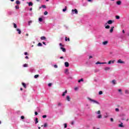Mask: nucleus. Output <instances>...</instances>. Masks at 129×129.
Returning <instances> with one entry per match:
<instances>
[{"mask_svg":"<svg viewBox=\"0 0 129 129\" xmlns=\"http://www.w3.org/2000/svg\"><path fill=\"white\" fill-rule=\"evenodd\" d=\"M59 58L60 59H63L64 57L63 56H60Z\"/></svg>","mask_w":129,"mask_h":129,"instance_id":"nucleus-60","label":"nucleus"},{"mask_svg":"<svg viewBox=\"0 0 129 129\" xmlns=\"http://www.w3.org/2000/svg\"><path fill=\"white\" fill-rule=\"evenodd\" d=\"M110 120H111V121L112 122L113 121V118H110Z\"/></svg>","mask_w":129,"mask_h":129,"instance_id":"nucleus-51","label":"nucleus"},{"mask_svg":"<svg viewBox=\"0 0 129 129\" xmlns=\"http://www.w3.org/2000/svg\"><path fill=\"white\" fill-rule=\"evenodd\" d=\"M75 14L76 15H77L78 14V11H77V9H73L72 10V15H74Z\"/></svg>","mask_w":129,"mask_h":129,"instance_id":"nucleus-2","label":"nucleus"},{"mask_svg":"<svg viewBox=\"0 0 129 129\" xmlns=\"http://www.w3.org/2000/svg\"><path fill=\"white\" fill-rule=\"evenodd\" d=\"M54 68H58V66H57L56 64H54Z\"/></svg>","mask_w":129,"mask_h":129,"instance_id":"nucleus-48","label":"nucleus"},{"mask_svg":"<svg viewBox=\"0 0 129 129\" xmlns=\"http://www.w3.org/2000/svg\"><path fill=\"white\" fill-rule=\"evenodd\" d=\"M42 8L43 9H46V5H42L41 7H39V9H42Z\"/></svg>","mask_w":129,"mask_h":129,"instance_id":"nucleus-17","label":"nucleus"},{"mask_svg":"<svg viewBox=\"0 0 129 129\" xmlns=\"http://www.w3.org/2000/svg\"><path fill=\"white\" fill-rule=\"evenodd\" d=\"M117 63H119L120 64H124L125 62L121 60V59H118L117 60Z\"/></svg>","mask_w":129,"mask_h":129,"instance_id":"nucleus-3","label":"nucleus"},{"mask_svg":"<svg viewBox=\"0 0 129 129\" xmlns=\"http://www.w3.org/2000/svg\"><path fill=\"white\" fill-rule=\"evenodd\" d=\"M67 11V7H65L64 9H62V12H66Z\"/></svg>","mask_w":129,"mask_h":129,"instance_id":"nucleus-31","label":"nucleus"},{"mask_svg":"<svg viewBox=\"0 0 129 129\" xmlns=\"http://www.w3.org/2000/svg\"><path fill=\"white\" fill-rule=\"evenodd\" d=\"M87 1H88V2H89V3L92 2V0H87Z\"/></svg>","mask_w":129,"mask_h":129,"instance_id":"nucleus-59","label":"nucleus"},{"mask_svg":"<svg viewBox=\"0 0 129 129\" xmlns=\"http://www.w3.org/2000/svg\"><path fill=\"white\" fill-rule=\"evenodd\" d=\"M97 114H100V111L99 110L96 112Z\"/></svg>","mask_w":129,"mask_h":129,"instance_id":"nucleus-45","label":"nucleus"},{"mask_svg":"<svg viewBox=\"0 0 129 129\" xmlns=\"http://www.w3.org/2000/svg\"><path fill=\"white\" fill-rule=\"evenodd\" d=\"M89 100H90V101H91L92 102H93V103H96L97 104H99V103L96 101L95 100H93L90 98H88Z\"/></svg>","mask_w":129,"mask_h":129,"instance_id":"nucleus-1","label":"nucleus"},{"mask_svg":"<svg viewBox=\"0 0 129 129\" xmlns=\"http://www.w3.org/2000/svg\"><path fill=\"white\" fill-rule=\"evenodd\" d=\"M67 72H68V69H66V70H65V73H66Z\"/></svg>","mask_w":129,"mask_h":129,"instance_id":"nucleus-55","label":"nucleus"},{"mask_svg":"<svg viewBox=\"0 0 129 129\" xmlns=\"http://www.w3.org/2000/svg\"><path fill=\"white\" fill-rule=\"evenodd\" d=\"M13 25H14V27L15 29H16V28H17V24H16V23H13Z\"/></svg>","mask_w":129,"mask_h":129,"instance_id":"nucleus-32","label":"nucleus"},{"mask_svg":"<svg viewBox=\"0 0 129 129\" xmlns=\"http://www.w3.org/2000/svg\"><path fill=\"white\" fill-rule=\"evenodd\" d=\"M108 43V41H105L102 43V44H103V45H104V46H105V45H107Z\"/></svg>","mask_w":129,"mask_h":129,"instance_id":"nucleus-11","label":"nucleus"},{"mask_svg":"<svg viewBox=\"0 0 129 129\" xmlns=\"http://www.w3.org/2000/svg\"><path fill=\"white\" fill-rule=\"evenodd\" d=\"M64 66H65V67H69V62H64Z\"/></svg>","mask_w":129,"mask_h":129,"instance_id":"nucleus-4","label":"nucleus"},{"mask_svg":"<svg viewBox=\"0 0 129 129\" xmlns=\"http://www.w3.org/2000/svg\"><path fill=\"white\" fill-rule=\"evenodd\" d=\"M67 100L70 101V96H67Z\"/></svg>","mask_w":129,"mask_h":129,"instance_id":"nucleus-18","label":"nucleus"},{"mask_svg":"<svg viewBox=\"0 0 129 129\" xmlns=\"http://www.w3.org/2000/svg\"><path fill=\"white\" fill-rule=\"evenodd\" d=\"M115 18L117 20H119V19H120L119 16H116Z\"/></svg>","mask_w":129,"mask_h":129,"instance_id":"nucleus-30","label":"nucleus"},{"mask_svg":"<svg viewBox=\"0 0 129 129\" xmlns=\"http://www.w3.org/2000/svg\"><path fill=\"white\" fill-rule=\"evenodd\" d=\"M24 54H25V55H28V52H25L24 53Z\"/></svg>","mask_w":129,"mask_h":129,"instance_id":"nucleus-57","label":"nucleus"},{"mask_svg":"<svg viewBox=\"0 0 129 129\" xmlns=\"http://www.w3.org/2000/svg\"><path fill=\"white\" fill-rule=\"evenodd\" d=\"M29 11H33V8H30Z\"/></svg>","mask_w":129,"mask_h":129,"instance_id":"nucleus-54","label":"nucleus"},{"mask_svg":"<svg viewBox=\"0 0 129 129\" xmlns=\"http://www.w3.org/2000/svg\"><path fill=\"white\" fill-rule=\"evenodd\" d=\"M119 126L120 127H123V125L122 123H121L120 124H119Z\"/></svg>","mask_w":129,"mask_h":129,"instance_id":"nucleus-25","label":"nucleus"},{"mask_svg":"<svg viewBox=\"0 0 129 129\" xmlns=\"http://www.w3.org/2000/svg\"><path fill=\"white\" fill-rule=\"evenodd\" d=\"M16 4H17V5H20V4H21V2H20L19 0H17L16 2Z\"/></svg>","mask_w":129,"mask_h":129,"instance_id":"nucleus-24","label":"nucleus"},{"mask_svg":"<svg viewBox=\"0 0 129 129\" xmlns=\"http://www.w3.org/2000/svg\"><path fill=\"white\" fill-rule=\"evenodd\" d=\"M21 119H25V116L22 115L21 116Z\"/></svg>","mask_w":129,"mask_h":129,"instance_id":"nucleus-42","label":"nucleus"},{"mask_svg":"<svg viewBox=\"0 0 129 129\" xmlns=\"http://www.w3.org/2000/svg\"><path fill=\"white\" fill-rule=\"evenodd\" d=\"M113 29H114V27H111V29L110 30V33H112L113 32Z\"/></svg>","mask_w":129,"mask_h":129,"instance_id":"nucleus-14","label":"nucleus"},{"mask_svg":"<svg viewBox=\"0 0 129 129\" xmlns=\"http://www.w3.org/2000/svg\"><path fill=\"white\" fill-rule=\"evenodd\" d=\"M110 26L109 25H107L105 26V29H109Z\"/></svg>","mask_w":129,"mask_h":129,"instance_id":"nucleus-34","label":"nucleus"},{"mask_svg":"<svg viewBox=\"0 0 129 129\" xmlns=\"http://www.w3.org/2000/svg\"><path fill=\"white\" fill-rule=\"evenodd\" d=\"M112 23H113V21L112 20H109L107 21V24H108L109 25H111Z\"/></svg>","mask_w":129,"mask_h":129,"instance_id":"nucleus-5","label":"nucleus"},{"mask_svg":"<svg viewBox=\"0 0 129 129\" xmlns=\"http://www.w3.org/2000/svg\"><path fill=\"white\" fill-rule=\"evenodd\" d=\"M125 94H129L128 90H125Z\"/></svg>","mask_w":129,"mask_h":129,"instance_id":"nucleus-23","label":"nucleus"},{"mask_svg":"<svg viewBox=\"0 0 129 129\" xmlns=\"http://www.w3.org/2000/svg\"><path fill=\"white\" fill-rule=\"evenodd\" d=\"M34 120L35 121V124H37V123L39 122V120H38V118H36Z\"/></svg>","mask_w":129,"mask_h":129,"instance_id":"nucleus-16","label":"nucleus"},{"mask_svg":"<svg viewBox=\"0 0 129 129\" xmlns=\"http://www.w3.org/2000/svg\"><path fill=\"white\" fill-rule=\"evenodd\" d=\"M44 15L45 16H47V15H48V12L45 11L44 13Z\"/></svg>","mask_w":129,"mask_h":129,"instance_id":"nucleus-36","label":"nucleus"},{"mask_svg":"<svg viewBox=\"0 0 129 129\" xmlns=\"http://www.w3.org/2000/svg\"><path fill=\"white\" fill-rule=\"evenodd\" d=\"M63 125L64 126V128H66V127H67V123H64Z\"/></svg>","mask_w":129,"mask_h":129,"instance_id":"nucleus-41","label":"nucleus"},{"mask_svg":"<svg viewBox=\"0 0 129 129\" xmlns=\"http://www.w3.org/2000/svg\"><path fill=\"white\" fill-rule=\"evenodd\" d=\"M60 49L62 50V52H66V49L63 47H60Z\"/></svg>","mask_w":129,"mask_h":129,"instance_id":"nucleus-7","label":"nucleus"},{"mask_svg":"<svg viewBox=\"0 0 129 129\" xmlns=\"http://www.w3.org/2000/svg\"><path fill=\"white\" fill-rule=\"evenodd\" d=\"M40 39H41V40H46V37H45V36H41V37H40Z\"/></svg>","mask_w":129,"mask_h":129,"instance_id":"nucleus-19","label":"nucleus"},{"mask_svg":"<svg viewBox=\"0 0 129 129\" xmlns=\"http://www.w3.org/2000/svg\"><path fill=\"white\" fill-rule=\"evenodd\" d=\"M62 105V103H61L60 102H57V106H61Z\"/></svg>","mask_w":129,"mask_h":129,"instance_id":"nucleus-22","label":"nucleus"},{"mask_svg":"<svg viewBox=\"0 0 129 129\" xmlns=\"http://www.w3.org/2000/svg\"><path fill=\"white\" fill-rule=\"evenodd\" d=\"M97 118H102V116H101V115L99 114V115H98Z\"/></svg>","mask_w":129,"mask_h":129,"instance_id":"nucleus-28","label":"nucleus"},{"mask_svg":"<svg viewBox=\"0 0 129 129\" xmlns=\"http://www.w3.org/2000/svg\"><path fill=\"white\" fill-rule=\"evenodd\" d=\"M27 4H28L29 7H33V4L32 3V2H27Z\"/></svg>","mask_w":129,"mask_h":129,"instance_id":"nucleus-6","label":"nucleus"},{"mask_svg":"<svg viewBox=\"0 0 129 129\" xmlns=\"http://www.w3.org/2000/svg\"><path fill=\"white\" fill-rule=\"evenodd\" d=\"M105 118H107V116H104Z\"/></svg>","mask_w":129,"mask_h":129,"instance_id":"nucleus-64","label":"nucleus"},{"mask_svg":"<svg viewBox=\"0 0 129 129\" xmlns=\"http://www.w3.org/2000/svg\"><path fill=\"white\" fill-rule=\"evenodd\" d=\"M48 85L49 87H51L52 86V83H49Z\"/></svg>","mask_w":129,"mask_h":129,"instance_id":"nucleus-47","label":"nucleus"},{"mask_svg":"<svg viewBox=\"0 0 129 129\" xmlns=\"http://www.w3.org/2000/svg\"><path fill=\"white\" fill-rule=\"evenodd\" d=\"M118 91L119 92H120V94H122V92H121V89H118Z\"/></svg>","mask_w":129,"mask_h":129,"instance_id":"nucleus-40","label":"nucleus"},{"mask_svg":"<svg viewBox=\"0 0 129 129\" xmlns=\"http://www.w3.org/2000/svg\"><path fill=\"white\" fill-rule=\"evenodd\" d=\"M38 77H39V75H36L34 76V78H38Z\"/></svg>","mask_w":129,"mask_h":129,"instance_id":"nucleus-39","label":"nucleus"},{"mask_svg":"<svg viewBox=\"0 0 129 129\" xmlns=\"http://www.w3.org/2000/svg\"><path fill=\"white\" fill-rule=\"evenodd\" d=\"M59 46L61 47H63V45H62V43H59Z\"/></svg>","mask_w":129,"mask_h":129,"instance_id":"nucleus-52","label":"nucleus"},{"mask_svg":"<svg viewBox=\"0 0 129 129\" xmlns=\"http://www.w3.org/2000/svg\"><path fill=\"white\" fill-rule=\"evenodd\" d=\"M22 85L25 88H27V86L25 83H22Z\"/></svg>","mask_w":129,"mask_h":129,"instance_id":"nucleus-21","label":"nucleus"},{"mask_svg":"<svg viewBox=\"0 0 129 129\" xmlns=\"http://www.w3.org/2000/svg\"><path fill=\"white\" fill-rule=\"evenodd\" d=\"M16 30H17V31L18 32V34H21V33H22V31L20 30V29L19 28H17Z\"/></svg>","mask_w":129,"mask_h":129,"instance_id":"nucleus-13","label":"nucleus"},{"mask_svg":"<svg viewBox=\"0 0 129 129\" xmlns=\"http://www.w3.org/2000/svg\"><path fill=\"white\" fill-rule=\"evenodd\" d=\"M83 81H84L83 79H80V80H79L78 81V83H80V82H83Z\"/></svg>","mask_w":129,"mask_h":129,"instance_id":"nucleus-29","label":"nucleus"},{"mask_svg":"<svg viewBox=\"0 0 129 129\" xmlns=\"http://www.w3.org/2000/svg\"><path fill=\"white\" fill-rule=\"evenodd\" d=\"M25 59H29V57H28V56H26L25 57Z\"/></svg>","mask_w":129,"mask_h":129,"instance_id":"nucleus-56","label":"nucleus"},{"mask_svg":"<svg viewBox=\"0 0 129 129\" xmlns=\"http://www.w3.org/2000/svg\"><path fill=\"white\" fill-rule=\"evenodd\" d=\"M115 111H117V112H118V111H119V109H118V108H116L115 109Z\"/></svg>","mask_w":129,"mask_h":129,"instance_id":"nucleus-37","label":"nucleus"},{"mask_svg":"<svg viewBox=\"0 0 129 129\" xmlns=\"http://www.w3.org/2000/svg\"><path fill=\"white\" fill-rule=\"evenodd\" d=\"M42 44H43V45H45L46 46V42H42Z\"/></svg>","mask_w":129,"mask_h":129,"instance_id":"nucleus-53","label":"nucleus"},{"mask_svg":"<svg viewBox=\"0 0 129 129\" xmlns=\"http://www.w3.org/2000/svg\"><path fill=\"white\" fill-rule=\"evenodd\" d=\"M122 32V33H123V34H124V33H125L124 30H123Z\"/></svg>","mask_w":129,"mask_h":129,"instance_id":"nucleus-63","label":"nucleus"},{"mask_svg":"<svg viewBox=\"0 0 129 129\" xmlns=\"http://www.w3.org/2000/svg\"><path fill=\"white\" fill-rule=\"evenodd\" d=\"M15 9H16V10H19L20 9V7H19V5H17L15 6Z\"/></svg>","mask_w":129,"mask_h":129,"instance_id":"nucleus-27","label":"nucleus"},{"mask_svg":"<svg viewBox=\"0 0 129 129\" xmlns=\"http://www.w3.org/2000/svg\"><path fill=\"white\" fill-rule=\"evenodd\" d=\"M86 106L88 107V108H90V107L89 106V104H87Z\"/></svg>","mask_w":129,"mask_h":129,"instance_id":"nucleus-49","label":"nucleus"},{"mask_svg":"<svg viewBox=\"0 0 129 129\" xmlns=\"http://www.w3.org/2000/svg\"><path fill=\"white\" fill-rule=\"evenodd\" d=\"M91 58H92V56L90 55V56H89V59H91Z\"/></svg>","mask_w":129,"mask_h":129,"instance_id":"nucleus-62","label":"nucleus"},{"mask_svg":"<svg viewBox=\"0 0 129 129\" xmlns=\"http://www.w3.org/2000/svg\"><path fill=\"white\" fill-rule=\"evenodd\" d=\"M98 64H101V62L99 61H97V62H96V65H98Z\"/></svg>","mask_w":129,"mask_h":129,"instance_id":"nucleus-44","label":"nucleus"},{"mask_svg":"<svg viewBox=\"0 0 129 129\" xmlns=\"http://www.w3.org/2000/svg\"><path fill=\"white\" fill-rule=\"evenodd\" d=\"M37 46L38 47H42V46H43V44L42 43H41V42L38 43V44H37Z\"/></svg>","mask_w":129,"mask_h":129,"instance_id":"nucleus-20","label":"nucleus"},{"mask_svg":"<svg viewBox=\"0 0 129 129\" xmlns=\"http://www.w3.org/2000/svg\"><path fill=\"white\" fill-rule=\"evenodd\" d=\"M39 22H43V18H39Z\"/></svg>","mask_w":129,"mask_h":129,"instance_id":"nucleus-35","label":"nucleus"},{"mask_svg":"<svg viewBox=\"0 0 129 129\" xmlns=\"http://www.w3.org/2000/svg\"><path fill=\"white\" fill-rule=\"evenodd\" d=\"M32 23H33V21H29L28 22V25H29V26H31V24H32Z\"/></svg>","mask_w":129,"mask_h":129,"instance_id":"nucleus-26","label":"nucleus"},{"mask_svg":"<svg viewBox=\"0 0 129 129\" xmlns=\"http://www.w3.org/2000/svg\"><path fill=\"white\" fill-rule=\"evenodd\" d=\"M47 126H48V123H45L44 124V127H47Z\"/></svg>","mask_w":129,"mask_h":129,"instance_id":"nucleus-33","label":"nucleus"},{"mask_svg":"<svg viewBox=\"0 0 129 129\" xmlns=\"http://www.w3.org/2000/svg\"><path fill=\"white\" fill-rule=\"evenodd\" d=\"M42 117H43V118H46V117H47V115H43Z\"/></svg>","mask_w":129,"mask_h":129,"instance_id":"nucleus-46","label":"nucleus"},{"mask_svg":"<svg viewBox=\"0 0 129 129\" xmlns=\"http://www.w3.org/2000/svg\"><path fill=\"white\" fill-rule=\"evenodd\" d=\"M101 64H106V62H101Z\"/></svg>","mask_w":129,"mask_h":129,"instance_id":"nucleus-61","label":"nucleus"},{"mask_svg":"<svg viewBox=\"0 0 129 129\" xmlns=\"http://www.w3.org/2000/svg\"><path fill=\"white\" fill-rule=\"evenodd\" d=\"M99 95H101V94H102V91H99Z\"/></svg>","mask_w":129,"mask_h":129,"instance_id":"nucleus-43","label":"nucleus"},{"mask_svg":"<svg viewBox=\"0 0 129 129\" xmlns=\"http://www.w3.org/2000/svg\"><path fill=\"white\" fill-rule=\"evenodd\" d=\"M23 67H28V64L25 63L24 64H23Z\"/></svg>","mask_w":129,"mask_h":129,"instance_id":"nucleus-38","label":"nucleus"},{"mask_svg":"<svg viewBox=\"0 0 129 129\" xmlns=\"http://www.w3.org/2000/svg\"><path fill=\"white\" fill-rule=\"evenodd\" d=\"M35 115H38V112L35 111Z\"/></svg>","mask_w":129,"mask_h":129,"instance_id":"nucleus-50","label":"nucleus"},{"mask_svg":"<svg viewBox=\"0 0 129 129\" xmlns=\"http://www.w3.org/2000/svg\"><path fill=\"white\" fill-rule=\"evenodd\" d=\"M78 89V88L77 87L75 88V90H77Z\"/></svg>","mask_w":129,"mask_h":129,"instance_id":"nucleus-58","label":"nucleus"},{"mask_svg":"<svg viewBox=\"0 0 129 129\" xmlns=\"http://www.w3.org/2000/svg\"><path fill=\"white\" fill-rule=\"evenodd\" d=\"M113 63H114V60H110L108 61V64H113Z\"/></svg>","mask_w":129,"mask_h":129,"instance_id":"nucleus-10","label":"nucleus"},{"mask_svg":"<svg viewBox=\"0 0 129 129\" xmlns=\"http://www.w3.org/2000/svg\"><path fill=\"white\" fill-rule=\"evenodd\" d=\"M67 94V90H66V91L62 93L61 95L62 96H65Z\"/></svg>","mask_w":129,"mask_h":129,"instance_id":"nucleus-9","label":"nucleus"},{"mask_svg":"<svg viewBox=\"0 0 129 129\" xmlns=\"http://www.w3.org/2000/svg\"><path fill=\"white\" fill-rule=\"evenodd\" d=\"M110 70V68H109V67H105V68H104V70L105 71H107V70Z\"/></svg>","mask_w":129,"mask_h":129,"instance_id":"nucleus-15","label":"nucleus"},{"mask_svg":"<svg viewBox=\"0 0 129 129\" xmlns=\"http://www.w3.org/2000/svg\"><path fill=\"white\" fill-rule=\"evenodd\" d=\"M116 5H117L118 6H120V5H121V1H117Z\"/></svg>","mask_w":129,"mask_h":129,"instance_id":"nucleus-8","label":"nucleus"},{"mask_svg":"<svg viewBox=\"0 0 129 129\" xmlns=\"http://www.w3.org/2000/svg\"><path fill=\"white\" fill-rule=\"evenodd\" d=\"M111 82L113 85H115V84H116V81L115 80H113Z\"/></svg>","mask_w":129,"mask_h":129,"instance_id":"nucleus-12","label":"nucleus"}]
</instances>
